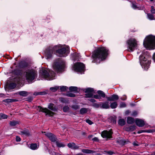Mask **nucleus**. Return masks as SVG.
<instances>
[{"instance_id": "f257e3e1", "label": "nucleus", "mask_w": 155, "mask_h": 155, "mask_svg": "<svg viewBox=\"0 0 155 155\" xmlns=\"http://www.w3.org/2000/svg\"><path fill=\"white\" fill-rule=\"evenodd\" d=\"M108 50L105 47H100L94 51L92 53V63H100L105 59L108 54Z\"/></svg>"}, {"instance_id": "f03ea898", "label": "nucleus", "mask_w": 155, "mask_h": 155, "mask_svg": "<svg viewBox=\"0 0 155 155\" xmlns=\"http://www.w3.org/2000/svg\"><path fill=\"white\" fill-rule=\"evenodd\" d=\"M61 45H59L54 46L53 47H50L46 50V55L47 59L51 58L52 56L53 52L56 51L57 55L60 57H65L69 53L68 48H62Z\"/></svg>"}, {"instance_id": "7ed1b4c3", "label": "nucleus", "mask_w": 155, "mask_h": 155, "mask_svg": "<svg viewBox=\"0 0 155 155\" xmlns=\"http://www.w3.org/2000/svg\"><path fill=\"white\" fill-rule=\"evenodd\" d=\"M143 45L147 49H153L155 46V37L152 35L147 36L143 41Z\"/></svg>"}, {"instance_id": "20e7f679", "label": "nucleus", "mask_w": 155, "mask_h": 155, "mask_svg": "<svg viewBox=\"0 0 155 155\" xmlns=\"http://www.w3.org/2000/svg\"><path fill=\"white\" fill-rule=\"evenodd\" d=\"M40 75L43 78L47 80H51L55 79V74L50 70L42 69L40 71Z\"/></svg>"}, {"instance_id": "39448f33", "label": "nucleus", "mask_w": 155, "mask_h": 155, "mask_svg": "<svg viewBox=\"0 0 155 155\" xmlns=\"http://www.w3.org/2000/svg\"><path fill=\"white\" fill-rule=\"evenodd\" d=\"M26 80L29 83H31L37 77V71L32 69L27 70L25 72Z\"/></svg>"}, {"instance_id": "423d86ee", "label": "nucleus", "mask_w": 155, "mask_h": 155, "mask_svg": "<svg viewBox=\"0 0 155 155\" xmlns=\"http://www.w3.org/2000/svg\"><path fill=\"white\" fill-rule=\"evenodd\" d=\"M65 65V63L64 61L61 59H58L54 62L53 67L54 69L57 72H61L63 70Z\"/></svg>"}, {"instance_id": "0eeeda50", "label": "nucleus", "mask_w": 155, "mask_h": 155, "mask_svg": "<svg viewBox=\"0 0 155 155\" xmlns=\"http://www.w3.org/2000/svg\"><path fill=\"white\" fill-rule=\"evenodd\" d=\"M127 43V45L128 51L130 52L133 51L137 47V41L134 38H130L128 40Z\"/></svg>"}, {"instance_id": "6e6552de", "label": "nucleus", "mask_w": 155, "mask_h": 155, "mask_svg": "<svg viewBox=\"0 0 155 155\" xmlns=\"http://www.w3.org/2000/svg\"><path fill=\"white\" fill-rule=\"evenodd\" d=\"M140 63L141 66L145 70H147L149 68L150 61L148 60L145 56L140 55L139 57Z\"/></svg>"}, {"instance_id": "1a4fd4ad", "label": "nucleus", "mask_w": 155, "mask_h": 155, "mask_svg": "<svg viewBox=\"0 0 155 155\" xmlns=\"http://www.w3.org/2000/svg\"><path fill=\"white\" fill-rule=\"evenodd\" d=\"M85 68L84 64L82 63L77 62L74 64L73 69L77 72H81L84 71Z\"/></svg>"}, {"instance_id": "9d476101", "label": "nucleus", "mask_w": 155, "mask_h": 155, "mask_svg": "<svg viewBox=\"0 0 155 155\" xmlns=\"http://www.w3.org/2000/svg\"><path fill=\"white\" fill-rule=\"evenodd\" d=\"M37 110H39V111H41L45 113L46 114V115L48 114L50 116H53L54 114V113L48 110L47 108H43L40 106L38 107Z\"/></svg>"}, {"instance_id": "9b49d317", "label": "nucleus", "mask_w": 155, "mask_h": 155, "mask_svg": "<svg viewBox=\"0 0 155 155\" xmlns=\"http://www.w3.org/2000/svg\"><path fill=\"white\" fill-rule=\"evenodd\" d=\"M112 134L113 132L111 129L109 131L105 130L102 132L101 135L104 138H110L112 137Z\"/></svg>"}, {"instance_id": "f8f14e48", "label": "nucleus", "mask_w": 155, "mask_h": 155, "mask_svg": "<svg viewBox=\"0 0 155 155\" xmlns=\"http://www.w3.org/2000/svg\"><path fill=\"white\" fill-rule=\"evenodd\" d=\"M45 135L53 142H55L56 141L57 139L55 136L51 133H46Z\"/></svg>"}, {"instance_id": "ddd939ff", "label": "nucleus", "mask_w": 155, "mask_h": 155, "mask_svg": "<svg viewBox=\"0 0 155 155\" xmlns=\"http://www.w3.org/2000/svg\"><path fill=\"white\" fill-rule=\"evenodd\" d=\"M135 123L139 127H143L145 124L143 120L138 118L136 119Z\"/></svg>"}, {"instance_id": "4468645a", "label": "nucleus", "mask_w": 155, "mask_h": 155, "mask_svg": "<svg viewBox=\"0 0 155 155\" xmlns=\"http://www.w3.org/2000/svg\"><path fill=\"white\" fill-rule=\"evenodd\" d=\"M107 100L109 101H114L118 100L119 97L117 95L113 94L110 97H107Z\"/></svg>"}, {"instance_id": "2eb2a0df", "label": "nucleus", "mask_w": 155, "mask_h": 155, "mask_svg": "<svg viewBox=\"0 0 155 155\" xmlns=\"http://www.w3.org/2000/svg\"><path fill=\"white\" fill-rule=\"evenodd\" d=\"M101 108L103 109H108L110 108V106L108 102H101Z\"/></svg>"}, {"instance_id": "dca6fc26", "label": "nucleus", "mask_w": 155, "mask_h": 155, "mask_svg": "<svg viewBox=\"0 0 155 155\" xmlns=\"http://www.w3.org/2000/svg\"><path fill=\"white\" fill-rule=\"evenodd\" d=\"M68 147L72 149H78L79 147L77 146L74 143H69L68 144Z\"/></svg>"}, {"instance_id": "f3484780", "label": "nucleus", "mask_w": 155, "mask_h": 155, "mask_svg": "<svg viewBox=\"0 0 155 155\" xmlns=\"http://www.w3.org/2000/svg\"><path fill=\"white\" fill-rule=\"evenodd\" d=\"M136 126L134 125L132 126L129 127H126L125 130L127 131H132L135 130Z\"/></svg>"}, {"instance_id": "a211bd4d", "label": "nucleus", "mask_w": 155, "mask_h": 155, "mask_svg": "<svg viewBox=\"0 0 155 155\" xmlns=\"http://www.w3.org/2000/svg\"><path fill=\"white\" fill-rule=\"evenodd\" d=\"M48 108L52 111H56L57 110V109L54 106V104L52 103H50L48 105Z\"/></svg>"}, {"instance_id": "6ab92c4d", "label": "nucleus", "mask_w": 155, "mask_h": 155, "mask_svg": "<svg viewBox=\"0 0 155 155\" xmlns=\"http://www.w3.org/2000/svg\"><path fill=\"white\" fill-rule=\"evenodd\" d=\"M81 151L82 152L85 153H95L94 151L92 150L89 149H82Z\"/></svg>"}, {"instance_id": "aec40b11", "label": "nucleus", "mask_w": 155, "mask_h": 155, "mask_svg": "<svg viewBox=\"0 0 155 155\" xmlns=\"http://www.w3.org/2000/svg\"><path fill=\"white\" fill-rule=\"evenodd\" d=\"M38 147L39 145H38L36 143H31L30 146V148L32 150H37Z\"/></svg>"}, {"instance_id": "412c9836", "label": "nucleus", "mask_w": 155, "mask_h": 155, "mask_svg": "<svg viewBox=\"0 0 155 155\" xmlns=\"http://www.w3.org/2000/svg\"><path fill=\"white\" fill-rule=\"evenodd\" d=\"M135 121L134 119L131 117H128L127 118V122L129 124H132Z\"/></svg>"}, {"instance_id": "4be33fe9", "label": "nucleus", "mask_w": 155, "mask_h": 155, "mask_svg": "<svg viewBox=\"0 0 155 155\" xmlns=\"http://www.w3.org/2000/svg\"><path fill=\"white\" fill-rule=\"evenodd\" d=\"M30 93L26 91H21L19 92L18 94H19L21 96H23V97H26L27 95H28Z\"/></svg>"}, {"instance_id": "5701e85b", "label": "nucleus", "mask_w": 155, "mask_h": 155, "mask_svg": "<svg viewBox=\"0 0 155 155\" xmlns=\"http://www.w3.org/2000/svg\"><path fill=\"white\" fill-rule=\"evenodd\" d=\"M97 93L99 95V96H100V97H101L103 98H104L105 97V94L103 91L99 90L97 91Z\"/></svg>"}, {"instance_id": "b1692460", "label": "nucleus", "mask_w": 155, "mask_h": 155, "mask_svg": "<svg viewBox=\"0 0 155 155\" xmlns=\"http://www.w3.org/2000/svg\"><path fill=\"white\" fill-rule=\"evenodd\" d=\"M125 121L123 119H120L118 121V124L120 126H123L125 124Z\"/></svg>"}, {"instance_id": "393cba45", "label": "nucleus", "mask_w": 155, "mask_h": 155, "mask_svg": "<svg viewBox=\"0 0 155 155\" xmlns=\"http://www.w3.org/2000/svg\"><path fill=\"white\" fill-rule=\"evenodd\" d=\"M18 101V100L16 99H7L4 100L3 101L7 103H11L14 102H15Z\"/></svg>"}, {"instance_id": "a878e982", "label": "nucleus", "mask_w": 155, "mask_h": 155, "mask_svg": "<svg viewBox=\"0 0 155 155\" xmlns=\"http://www.w3.org/2000/svg\"><path fill=\"white\" fill-rule=\"evenodd\" d=\"M20 133L22 134H24L28 136H29L30 134L28 130H27L21 131Z\"/></svg>"}, {"instance_id": "bb28decb", "label": "nucleus", "mask_w": 155, "mask_h": 155, "mask_svg": "<svg viewBox=\"0 0 155 155\" xmlns=\"http://www.w3.org/2000/svg\"><path fill=\"white\" fill-rule=\"evenodd\" d=\"M117 106V104L116 102L111 103L110 104V107L112 109L116 108Z\"/></svg>"}, {"instance_id": "cd10ccee", "label": "nucleus", "mask_w": 155, "mask_h": 155, "mask_svg": "<svg viewBox=\"0 0 155 155\" xmlns=\"http://www.w3.org/2000/svg\"><path fill=\"white\" fill-rule=\"evenodd\" d=\"M69 89L71 91L74 92H76L78 91V88L76 87H69Z\"/></svg>"}, {"instance_id": "c85d7f7f", "label": "nucleus", "mask_w": 155, "mask_h": 155, "mask_svg": "<svg viewBox=\"0 0 155 155\" xmlns=\"http://www.w3.org/2000/svg\"><path fill=\"white\" fill-rule=\"evenodd\" d=\"M19 122L18 121H10L9 124L10 126L12 127L15 126L16 125L19 124Z\"/></svg>"}, {"instance_id": "c756f323", "label": "nucleus", "mask_w": 155, "mask_h": 155, "mask_svg": "<svg viewBox=\"0 0 155 155\" xmlns=\"http://www.w3.org/2000/svg\"><path fill=\"white\" fill-rule=\"evenodd\" d=\"M84 91L85 93H93L94 89L92 88H88L84 90Z\"/></svg>"}, {"instance_id": "7c9ffc66", "label": "nucleus", "mask_w": 155, "mask_h": 155, "mask_svg": "<svg viewBox=\"0 0 155 155\" xmlns=\"http://www.w3.org/2000/svg\"><path fill=\"white\" fill-rule=\"evenodd\" d=\"M87 111V109L86 108H82L80 109V113L81 114H83L86 113Z\"/></svg>"}, {"instance_id": "2f4dec72", "label": "nucleus", "mask_w": 155, "mask_h": 155, "mask_svg": "<svg viewBox=\"0 0 155 155\" xmlns=\"http://www.w3.org/2000/svg\"><path fill=\"white\" fill-rule=\"evenodd\" d=\"M56 144L57 146L59 147H64L65 146V145L63 143L58 141H56Z\"/></svg>"}, {"instance_id": "473e14b6", "label": "nucleus", "mask_w": 155, "mask_h": 155, "mask_svg": "<svg viewBox=\"0 0 155 155\" xmlns=\"http://www.w3.org/2000/svg\"><path fill=\"white\" fill-rule=\"evenodd\" d=\"M118 142L120 144L122 145H124L126 144L127 141L124 140H118Z\"/></svg>"}, {"instance_id": "72a5a7b5", "label": "nucleus", "mask_w": 155, "mask_h": 155, "mask_svg": "<svg viewBox=\"0 0 155 155\" xmlns=\"http://www.w3.org/2000/svg\"><path fill=\"white\" fill-rule=\"evenodd\" d=\"M59 87L58 86H55L54 87H51L50 88V90L53 92H55L58 89Z\"/></svg>"}, {"instance_id": "f704fd0d", "label": "nucleus", "mask_w": 155, "mask_h": 155, "mask_svg": "<svg viewBox=\"0 0 155 155\" xmlns=\"http://www.w3.org/2000/svg\"><path fill=\"white\" fill-rule=\"evenodd\" d=\"M16 86V84L14 83H11L9 85V87L10 89H13Z\"/></svg>"}, {"instance_id": "c9c22d12", "label": "nucleus", "mask_w": 155, "mask_h": 155, "mask_svg": "<svg viewBox=\"0 0 155 155\" xmlns=\"http://www.w3.org/2000/svg\"><path fill=\"white\" fill-rule=\"evenodd\" d=\"M147 16L148 18L150 20H153L154 19L153 15L150 14H147Z\"/></svg>"}, {"instance_id": "e433bc0d", "label": "nucleus", "mask_w": 155, "mask_h": 155, "mask_svg": "<svg viewBox=\"0 0 155 155\" xmlns=\"http://www.w3.org/2000/svg\"><path fill=\"white\" fill-rule=\"evenodd\" d=\"M85 94V97H91L93 96V93H87Z\"/></svg>"}, {"instance_id": "4c0bfd02", "label": "nucleus", "mask_w": 155, "mask_h": 155, "mask_svg": "<svg viewBox=\"0 0 155 155\" xmlns=\"http://www.w3.org/2000/svg\"><path fill=\"white\" fill-rule=\"evenodd\" d=\"M67 89H68V88L67 87L65 86H62L60 87V90L62 91H65L67 90Z\"/></svg>"}, {"instance_id": "58836bf2", "label": "nucleus", "mask_w": 155, "mask_h": 155, "mask_svg": "<svg viewBox=\"0 0 155 155\" xmlns=\"http://www.w3.org/2000/svg\"><path fill=\"white\" fill-rule=\"evenodd\" d=\"M63 110L64 112H67L69 110V107L68 106H65L63 108Z\"/></svg>"}, {"instance_id": "ea45409f", "label": "nucleus", "mask_w": 155, "mask_h": 155, "mask_svg": "<svg viewBox=\"0 0 155 155\" xmlns=\"http://www.w3.org/2000/svg\"><path fill=\"white\" fill-rule=\"evenodd\" d=\"M151 132V130H139L138 132V134H140V133H143V132H148V133H150V132Z\"/></svg>"}, {"instance_id": "a19ab883", "label": "nucleus", "mask_w": 155, "mask_h": 155, "mask_svg": "<svg viewBox=\"0 0 155 155\" xmlns=\"http://www.w3.org/2000/svg\"><path fill=\"white\" fill-rule=\"evenodd\" d=\"M104 152L107 153V154H108L110 155H113L115 153L114 152H113L112 151H104Z\"/></svg>"}, {"instance_id": "79ce46f5", "label": "nucleus", "mask_w": 155, "mask_h": 155, "mask_svg": "<svg viewBox=\"0 0 155 155\" xmlns=\"http://www.w3.org/2000/svg\"><path fill=\"white\" fill-rule=\"evenodd\" d=\"M132 7L134 9H136L138 8L136 5L135 3L133 2L132 3Z\"/></svg>"}, {"instance_id": "37998d69", "label": "nucleus", "mask_w": 155, "mask_h": 155, "mask_svg": "<svg viewBox=\"0 0 155 155\" xmlns=\"http://www.w3.org/2000/svg\"><path fill=\"white\" fill-rule=\"evenodd\" d=\"M0 117L4 119H6L8 117L7 115L2 114H1V116L0 115Z\"/></svg>"}, {"instance_id": "c03bdc74", "label": "nucleus", "mask_w": 155, "mask_h": 155, "mask_svg": "<svg viewBox=\"0 0 155 155\" xmlns=\"http://www.w3.org/2000/svg\"><path fill=\"white\" fill-rule=\"evenodd\" d=\"M94 106L97 107V108H99L100 107L101 108V102L99 104H94Z\"/></svg>"}, {"instance_id": "a18cd8bd", "label": "nucleus", "mask_w": 155, "mask_h": 155, "mask_svg": "<svg viewBox=\"0 0 155 155\" xmlns=\"http://www.w3.org/2000/svg\"><path fill=\"white\" fill-rule=\"evenodd\" d=\"M138 114V113L137 111H134L132 113L131 115L133 116H136Z\"/></svg>"}, {"instance_id": "49530a36", "label": "nucleus", "mask_w": 155, "mask_h": 155, "mask_svg": "<svg viewBox=\"0 0 155 155\" xmlns=\"http://www.w3.org/2000/svg\"><path fill=\"white\" fill-rule=\"evenodd\" d=\"M72 108L75 110H77L79 108L78 106L77 105H73L72 106Z\"/></svg>"}, {"instance_id": "de8ad7c7", "label": "nucleus", "mask_w": 155, "mask_h": 155, "mask_svg": "<svg viewBox=\"0 0 155 155\" xmlns=\"http://www.w3.org/2000/svg\"><path fill=\"white\" fill-rule=\"evenodd\" d=\"M151 12L153 14L155 13V9H154V7L153 6H151Z\"/></svg>"}, {"instance_id": "09e8293b", "label": "nucleus", "mask_w": 155, "mask_h": 155, "mask_svg": "<svg viewBox=\"0 0 155 155\" xmlns=\"http://www.w3.org/2000/svg\"><path fill=\"white\" fill-rule=\"evenodd\" d=\"M86 121L90 125H91L93 124V122L89 119L86 120Z\"/></svg>"}, {"instance_id": "8fccbe9b", "label": "nucleus", "mask_w": 155, "mask_h": 155, "mask_svg": "<svg viewBox=\"0 0 155 155\" xmlns=\"http://www.w3.org/2000/svg\"><path fill=\"white\" fill-rule=\"evenodd\" d=\"M67 95L71 97H74L75 96V95L73 93H69L67 94Z\"/></svg>"}, {"instance_id": "3c124183", "label": "nucleus", "mask_w": 155, "mask_h": 155, "mask_svg": "<svg viewBox=\"0 0 155 155\" xmlns=\"http://www.w3.org/2000/svg\"><path fill=\"white\" fill-rule=\"evenodd\" d=\"M94 98L96 99H100L101 98V97L100 96L98 95H94L93 96Z\"/></svg>"}, {"instance_id": "603ef678", "label": "nucleus", "mask_w": 155, "mask_h": 155, "mask_svg": "<svg viewBox=\"0 0 155 155\" xmlns=\"http://www.w3.org/2000/svg\"><path fill=\"white\" fill-rule=\"evenodd\" d=\"M127 97L125 95H124L123 96H122L120 98L122 100L124 101V100H125L127 99Z\"/></svg>"}, {"instance_id": "864d4df0", "label": "nucleus", "mask_w": 155, "mask_h": 155, "mask_svg": "<svg viewBox=\"0 0 155 155\" xmlns=\"http://www.w3.org/2000/svg\"><path fill=\"white\" fill-rule=\"evenodd\" d=\"M16 140L17 142H19L21 141V139L19 137L17 136L16 137Z\"/></svg>"}, {"instance_id": "5fc2aeb1", "label": "nucleus", "mask_w": 155, "mask_h": 155, "mask_svg": "<svg viewBox=\"0 0 155 155\" xmlns=\"http://www.w3.org/2000/svg\"><path fill=\"white\" fill-rule=\"evenodd\" d=\"M26 100L27 101L29 102H31L33 98L31 97H28L26 98Z\"/></svg>"}, {"instance_id": "6e6d98bb", "label": "nucleus", "mask_w": 155, "mask_h": 155, "mask_svg": "<svg viewBox=\"0 0 155 155\" xmlns=\"http://www.w3.org/2000/svg\"><path fill=\"white\" fill-rule=\"evenodd\" d=\"M120 106L121 107H125L126 106V104L124 103H121L120 104Z\"/></svg>"}, {"instance_id": "4d7b16f0", "label": "nucleus", "mask_w": 155, "mask_h": 155, "mask_svg": "<svg viewBox=\"0 0 155 155\" xmlns=\"http://www.w3.org/2000/svg\"><path fill=\"white\" fill-rule=\"evenodd\" d=\"M46 93L45 92H39V95H43L45 94Z\"/></svg>"}, {"instance_id": "13d9d810", "label": "nucleus", "mask_w": 155, "mask_h": 155, "mask_svg": "<svg viewBox=\"0 0 155 155\" xmlns=\"http://www.w3.org/2000/svg\"><path fill=\"white\" fill-rule=\"evenodd\" d=\"M89 101L92 103H94L96 101L95 100L93 99H91L89 100Z\"/></svg>"}, {"instance_id": "bf43d9fd", "label": "nucleus", "mask_w": 155, "mask_h": 155, "mask_svg": "<svg viewBox=\"0 0 155 155\" xmlns=\"http://www.w3.org/2000/svg\"><path fill=\"white\" fill-rule=\"evenodd\" d=\"M130 112V111L129 110H126L125 112V114L126 115H128L129 114V113Z\"/></svg>"}, {"instance_id": "052dcab7", "label": "nucleus", "mask_w": 155, "mask_h": 155, "mask_svg": "<svg viewBox=\"0 0 155 155\" xmlns=\"http://www.w3.org/2000/svg\"><path fill=\"white\" fill-rule=\"evenodd\" d=\"M93 140L94 141H97L98 140V139L97 137H95L93 139Z\"/></svg>"}, {"instance_id": "680f3d73", "label": "nucleus", "mask_w": 155, "mask_h": 155, "mask_svg": "<svg viewBox=\"0 0 155 155\" xmlns=\"http://www.w3.org/2000/svg\"><path fill=\"white\" fill-rule=\"evenodd\" d=\"M133 144L134 146H139V145L138 144L135 142L133 143Z\"/></svg>"}, {"instance_id": "e2e57ef3", "label": "nucleus", "mask_w": 155, "mask_h": 155, "mask_svg": "<svg viewBox=\"0 0 155 155\" xmlns=\"http://www.w3.org/2000/svg\"><path fill=\"white\" fill-rule=\"evenodd\" d=\"M34 95H39V92H35L34 93Z\"/></svg>"}, {"instance_id": "0e129e2a", "label": "nucleus", "mask_w": 155, "mask_h": 155, "mask_svg": "<svg viewBox=\"0 0 155 155\" xmlns=\"http://www.w3.org/2000/svg\"><path fill=\"white\" fill-rule=\"evenodd\" d=\"M153 59L154 61L155 62V54L153 56Z\"/></svg>"}, {"instance_id": "69168bd1", "label": "nucleus", "mask_w": 155, "mask_h": 155, "mask_svg": "<svg viewBox=\"0 0 155 155\" xmlns=\"http://www.w3.org/2000/svg\"><path fill=\"white\" fill-rule=\"evenodd\" d=\"M4 95L3 94H0V96L1 97H2Z\"/></svg>"}, {"instance_id": "338daca9", "label": "nucleus", "mask_w": 155, "mask_h": 155, "mask_svg": "<svg viewBox=\"0 0 155 155\" xmlns=\"http://www.w3.org/2000/svg\"><path fill=\"white\" fill-rule=\"evenodd\" d=\"M64 99L63 98H61V101L62 102H64Z\"/></svg>"}, {"instance_id": "774afa93", "label": "nucleus", "mask_w": 155, "mask_h": 155, "mask_svg": "<svg viewBox=\"0 0 155 155\" xmlns=\"http://www.w3.org/2000/svg\"><path fill=\"white\" fill-rule=\"evenodd\" d=\"M152 155H155V151L152 153Z\"/></svg>"}]
</instances>
